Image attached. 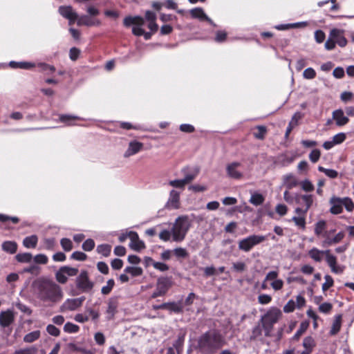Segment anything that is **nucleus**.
Returning <instances> with one entry per match:
<instances>
[{"label": "nucleus", "mask_w": 354, "mask_h": 354, "mask_svg": "<svg viewBox=\"0 0 354 354\" xmlns=\"http://www.w3.org/2000/svg\"><path fill=\"white\" fill-rule=\"evenodd\" d=\"M145 19L140 16H128L124 19L123 24L125 26L129 27L133 25L132 28V33L136 36H143L145 39L149 40L151 39L152 33L149 32H145L142 28L145 24Z\"/></svg>", "instance_id": "obj_5"}, {"label": "nucleus", "mask_w": 354, "mask_h": 354, "mask_svg": "<svg viewBox=\"0 0 354 354\" xmlns=\"http://www.w3.org/2000/svg\"><path fill=\"white\" fill-rule=\"evenodd\" d=\"M33 295L39 301L53 305L60 302L64 297L62 288L51 279L38 278L32 283Z\"/></svg>", "instance_id": "obj_1"}, {"label": "nucleus", "mask_w": 354, "mask_h": 354, "mask_svg": "<svg viewBox=\"0 0 354 354\" xmlns=\"http://www.w3.org/2000/svg\"><path fill=\"white\" fill-rule=\"evenodd\" d=\"M263 202L264 197L263 196L262 194L259 193H254L252 194L250 199V203L256 206L263 204Z\"/></svg>", "instance_id": "obj_35"}, {"label": "nucleus", "mask_w": 354, "mask_h": 354, "mask_svg": "<svg viewBox=\"0 0 354 354\" xmlns=\"http://www.w3.org/2000/svg\"><path fill=\"white\" fill-rule=\"evenodd\" d=\"M38 241L37 236L36 235H31L26 236L23 241V245L26 248H34L36 247Z\"/></svg>", "instance_id": "obj_32"}, {"label": "nucleus", "mask_w": 354, "mask_h": 354, "mask_svg": "<svg viewBox=\"0 0 354 354\" xmlns=\"http://www.w3.org/2000/svg\"><path fill=\"white\" fill-rule=\"evenodd\" d=\"M241 164L239 162H232L227 165L226 171L227 176L234 179H241L243 177V172L239 169Z\"/></svg>", "instance_id": "obj_10"}, {"label": "nucleus", "mask_w": 354, "mask_h": 354, "mask_svg": "<svg viewBox=\"0 0 354 354\" xmlns=\"http://www.w3.org/2000/svg\"><path fill=\"white\" fill-rule=\"evenodd\" d=\"M324 254L325 255V250H320L316 248H312L308 252L309 257L316 262H320Z\"/></svg>", "instance_id": "obj_28"}, {"label": "nucleus", "mask_w": 354, "mask_h": 354, "mask_svg": "<svg viewBox=\"0 0 354 354\" xmlns=\"http://www.w3.org/2000/svg\"><path fill=\"white\" fill-rule=\"evenodd\" d=\"M46 330L50 335L55 337L59 336L60 333V330H59V328H57L53 324L48 325L46 327Z\"/></svg>", "instance_id": "obj_64"}, {"label": "nucleus", "mask_w": 354, "mask_h": 354, "mask_svg": "<svg viewBox=\"0 0 354 354\" xmlns=\"http://www.w3.org/2000/svg\"><path fill=\"white\" fill-rule=\"evenodd\" d=\"M225 344L226 339L222 332L212 328L198 337L196 348L201 354H215Z\"/></svg>", "instance_id": "obj_2"}, {"label": "nucleus", "mask_w": 354, "mask_h": 354, "mask_svg": "<svg viewBox=\"0 0 354 354\" xmlns=\"http://www.w3.org/2000/svg\"><path fill=\"white\" fill-rule=\"evenodd\" d=\"M192 17L198 19L200 21H206L209 24L213 26H216V24L213 22V21L208 17V16L205 13L204 10L201 8H195L189 11Z\"/></svg>", "instance_id": "obj_17"}, {"label": "nucleus", "mask_w": 354, "mask_h": 354, "mask_svg": "<svg viewBox=\"0 0 354 354\" xmlns=\"http://www.w3.org/2000/svg\"><path fill=\"white\" fill-rule=\"evenodd\" d=\"M180 207V192L172 189L169 192V198L165 204L168 209H177Z\"/></svg>", "instance_id": "obj_11"}, {"label": "nucleus", "mask_w": 354, "mask_h": 354, "mask_svg": "<svg viewBox=\"0 0 354 354\" xmlns=\"http://www.w3.org/2000/svg\"><path fill=\"white\" fill-rule=\"evenodd\" d=\"M62 269L66 274L67 277H73L77 274L78 269L75 268H71L69 266H62Z\"/></svg>", "instance_id": "obj_59"}, {"label": "nucleus", "mask_w": 354, "mask_h": 354, "mask_svg": "<svg viewBox=\"0 0 354 354\" xmlns=\"http://www.w3.org/2000/svg\"><path fill=\"white\" fill-rule=\"evenodd\" d=\"M95 247V242L91 239H86L82 244V249L85 251H91Z\"/></svg>", "instance_id": "obj_51"}, {"label": "nucleus", "mask_w": 354, "mask_h": 354, "mask_svg": "<svg viewBox=\"0 0 354 354\" xmlns=\"http://www.w3.org/2000/svg\"><path fill=\"white\" fill-rule=\"evenodd\" d=\"M270 286L275 291L280 290L283 286V281L282 279H278L277 280L272 281L270 283Z\"/></svg>", "instance_id": "obj_63"}, {"label": "nucleus", "mask_w": 354, "mask_h": 354, "mask_svg": "<svg viewBox=\"0 0 354 354\" xmlns=\"http://www.w3.org/2000/svg\"><path fill=\"white\" fill-rule=\"evenodd\" d=\"M190 227V222L187 216H178L171 228L172 239L176 242L184 240Z\"/></svg>", "instance_id": "obj_4"}, {"label": "nucleus", "mask_w": 354, "mask_h": 354, "mask_svg": "<svg viewBox=\"0 0 354 354\" xmlns=\"http://www.w3.org/2000/svg\"><path fill=\"white\" fill-rule=\"evenodd\" d=\"M325 282L322 284V290L324 291L327 290L333 285V278L329 275H326L324 277Z\"/></svg>", "instance_id": "obj_58"}, {"label": "nucleus", "mask_w": 354, "mask_h": 354, "mask_svg": "<svg viewBox=\"0 0 354 354\" xmlns=\"http://www.w3.org/2000/svg\"><path fill=\"white\" fill-rule=\"evenodd\" d=\"M298 183V180L293 174H287L283 176V184L288 190L296 187Z\"/></svg>", "instance_id": "obj_24"}, {"label": "nucleus", "mask_w": 354, "mask_h": 354, "mask_svg": "<svg viewBox=\"0 0 354 354\" xmlns=\"http://www.w3.org/2000/svg\"><path fill=\"white\" fill-rule=\"evenodd\" d=\"M111 251V246L108 244H102L97 247V252L104 257L109 256Z\"/></svg>", "instance_id": "obj_39"}, {"label": "nucleus", "mask_w": 354, "mask_h": 354, "mask_svg": "<svg viewBox=\"0 0 354 354\" xmlns=\"http://www.w3.org/2000/svg\"><path fill=\"white\" fill-rule=\"evenodd\" d=\"M320 156H321L320 151L317 149H313L309 154V159L310 160V161L312 162L315 163L319 160Z\"/></svg>", "instance_id": "obj_54"}, {"label": "nucleus", "mask_w": 354, "mask_h": 354, "mask_svg": "<svg viewBox=\"0 0 354 354\" xmlns=\"http://www.w3.org/2000/svg\"><path fill=\"white\" fill-rule=\"evenodd\" d=\"M186 170H187L186 168H184L182 169V172L183 174H185V177H184V178H183V180L185 185L192 181L196 177L198 172L196 170L194 172L186 174Z\"/></svg>", "instance_id": "obj_41"}, {"label": "nucleus", "mask_w": 354, "mask_h": 354, "mask_svg": "<svg viewBox=\"0 0 354 354\" xmlns=\"http://www.w3.org/2000/svg\"><path fill=\"white\" fill-rule=\"evenodd\" d=\"M316 76V72L313 68H307L303 73L304 78L306 80H312Z\"/></svg>", "instance_id": "obj_47"}, {"label": "nucleus", "mask_w": 354, "mask_h": 354, "mask_svg": "<svg viewBox=\"0 0 354 354\" xmlns=\"http://www.w3.org/2000/svg\"><path fill=\"white\" fill-rule=\"evenodd\" d=\"M295 202L299 205H304L309 209L313 203V196L311 194H295Z\"/></svg>", "instance_id": "obj_19"}, {"label": "nucleus", "mask_w": 354, "mask_h": 354, "mask_svg": "<svg viewBox=\"0 0 354 354\" xmlns=\"http://www.w3.org/2000/svg\"><path fill=\"white\" fill-rule=\"evenodd\" d=\"M342 207L344 206L346 211L351 212L354 210V203L351 198L344 197L341 198Z\"/></svg>", "instance_id": "obj_36"}, {"label": "nucleus", "mask_w": 354, "mask_h": 354, "mask_svg": "<svg viewBox=\"0 0 354 354\" xmlns=\"http://www.w3.org/2000/svg\"><path fill=\"white\" fill-rule=\"evenodd\" d=\"M55 244V241L53 238L46 239L44 242V248L48 250H53Z\"/></svg>", "instance_id": "obj_62"}, {"label": "nucleus", "mask_w": 354, "mask_h": 354, "mask_svg": "<svg viewBox=\"0 0 354 354\" xmlns=\"http://www.w3.org/2000/svg\"><path fill=\"white\" fill-rule=\"evenodd\" d=\"M56 280L62 284H64L66 283L68 280V277L66 274L64 272V270L61 267L59 270L55 273Z\"/></svg>", "instance_id": "obj_40"}, {"label": "nucleus", "mask_w": 354, "mask_h": 354, "mask_svg": "<svg viewBox=\"0 0 354 354\" xmlns=\"http://www.w3.org/2000/svg\"><path fill=\"white\" fill-rule=\"evenodd\" d=\"M14 321V314L10 310L3 311L0 313V325L2 327L10 326Z\"/></svg>", "instance_id": "obj_22"}, {"label": "nucleus", "mask_w": 354, "mask_h": 354, "mask_svg": "<svg viewBox=\"0 0 354 354\" xmlns=\"http://www.w3.org/2000/svg\"><path fill=\"white\" fill-rule=\"evenodd\" d=\"M77 24L78 26H95L100 24V21L89 15L77 16Z\"/></svg>", "instance_id": "obj_18"}, {"label": "nucleus", "mask_w": 354, "mask_h": 354, "mask_svg": "<svg viewBox=\"0 0 354 354\" xmlns=\"http://www.w3.org/2000/svg\"><path fill=\"white\" fill-rule=\"evenodd\" d=\"M150 260L152 261V265L155 269L161 272H165L169 270V266L166 263L162 262H156L152 259Z\"/></svg>", "instance_id": "obj_49"}, {"label": "nucleus", "mask_w": 354, "mask_h": 354, "mask_svg": "<svg viewBox=\"0 0 354 354\" xmlns=\"http://www.w3.org/2000/svg\"><path fill=\"white\" fill-rule=\"evenodd\" d=\"M171 286V281L167 277H160L158 279L156 288L160 290L164 295L168 291Z\"/></svg>", "instance_id": "obj_25"}, {"label": "nucleus", "mask_w": 354, "mask_h": 354, "mask_svg": "<svg viewBox=\"0 0 354 354\" xmlns=\"http://www.w3.org/2000/svg\"><path fill=\"white\" fill-rule=\"evenodd\" d=\"M76 286L82 292H89L93 287V283L89 280L88 272L86 270L81 271L76 278Z\"/></svg>", "instance_id": "obj_8"}, {"label": "nucleus", "mask_w": 354, "mask_h": 354, "mask_svg": "<svg viewBox=\"0 0 354 354\" xmlns=\"http://www.w3.org/2000/svg\"><path fill=\"white\" fill-rule=\"evenodd\" d=\"M301 189L305 192H312L314 190V185L308 179H306L300 183Z\"/></svg>", "instance_id": "obj_46"}, {"label": "nucleus", "mask_w": 354, "mask_h": 354, "mask_svg": "<svg viewBox=\"0 0 354 354\" xmlns=\"http://www.w3.org/2000/svg\"><path fill=\"white\" fill-rule=\"evenodd\" d=\"M2 250L10 254H14L17 252V244L15 241H7L2 243Z\"/></svg>", "instance_id": "obj_30"}, {"label": "nucleus", "mask_w": 354, "mask_h": 354, "mask_svg": "<svg viewBox=\"0 0 354 354\" xmlns=\"http://www.w3.org/2000/svg\"><path fill=\"white\" fill-rule=\"evenodd\" d=\"M330 38L333 39L335 44H337L340 47H344L347 44V39L344 35V30L333 28L330 31L329 33Z\"/></svg>", "instance_id": "obj_13"}, {"label": "nucleus", "mask_w": 354, "mask_h": 354, "mask_svg": "<svg viewBox=\"0 0 354 354\" xmlns=\"http://www.w3.org/2000/svg\"><path fill=\"white\" fill-rule=\"evenodd\" d=\"M60 244L63 248V250L66 252L71 251L73 248V243L72 241L67 238H63L60 241Z\"/></svg>", "instance_id": "obj_45"}, {"label": "nucleus", "mask_w": 354, "mask_h": 354, "mask_svg": "<svg viewBox=\"0 0 354 354\" xmlns=\"http://www.w3.org/2000/svg\"><path fill=\"white\" fill-rule=\"evenodd\" d=\"M262 328L263 326H261L260 325L254 326L252 329L250 339H256L257 338L260 337L262 334Z\"/></svg>", "instance_id": "obj_50"}, {"label": "nucleus", "mask_w": 354, "mask_h": 354, "mask_svg": "<svg viewBox=\"0 0 354 354\" xmlns=\"http://www.w3.org/2000/svg\"><path fill=\"white\" fill-rule=\"evenodd\" d=\"M143 147V144L138 141H131L129 144L128 149L124 153L125 158L130 157L138 153Z\"/></svg>", "instance_id": "obj_21"}, {"label": "nucleus", "mask_w": 354, "mask_h": 354, "mask_svg": "<svg viewBox=\"0 0 354 354\" xmlns=\"http://www.w3.org/2000/svg\"><path fill=\"white\" fill-rule=\"evenodd\" d=\"M315 346L314 339L313 337L308 336L304 339L303 341V346L306 350L310 351L312 352L313 348Z\"/></svg>", "instance_id": "obj_44"}, {"label": "nucleus", "mask_w": 354, "mask_h": 354, "mask_svg": "<svg viewBox=\"0 0 354 354\" xmlns=\"http://www.w3.org/2000/svg\"><path fill=\"white\" fill-rule=\"evenodd\" d=\"M59 13L64 18L67 19L69 24H73L77 19V13L73 10L71 6H60L59 8Z\"/></svg>", "instance_id": "obj_12"}, {"label": "nucleus", "mask_w": 354, "mask_h": 354, "mask_svg": "<svg viewBox=\"0 0 354 354\" xmlns=\"http://www.w3.org/2000/svg\"><path fill=\"white\" fill-rule=\"evenodd\" d=\"M174 254L178 258H186L188 257V252L185 248H177L174 250Z\"/></svg>", "instance_id": "obj_60"}, {"label": "nucleus", "mask_w": 354, "mask_h": 354, "mask_svg": "<svg viewBox=\"0 0 354 354\" xmlns=\"http://www.w3.org/2000/svg\"><path fill=\"white\" fill-rule=\"evenodd\" d=\"M172 236L171 230H163L159 234V238L163 241H168Z\"/></svg>", "instance_id": "obj_56"}, {"label": "nucleus", "mask_w": 354, "mask_h": 354, "mask_svg": "<svg viewBox=\"0 0 354 354\" xmlns=\"http://www.w3.org/2000/svg\"><path fill=\"white\" fill-rule=\"evenodd\" d=\"M129 238L131 240L129 247L136 251H140L145 248V243L140 240L138 234L136 232L131 231L128 232Z\"/></svg>", "instance_id": "obj_15"}, {"label": "nucleus", "mask_w": 354, "mask_h": 354, "mask_svg": "<svg viewBox=\"0 0 354 354\" xmlns=\"http://www.w3.org/2000/svg\"><path fill=\"white\" fill-rule=\"evenodd\" d=\"M281 315L282 313L279 308L272 307L262 317V326L266 336L270 335L273 325L279 321Z\"/></svg>", "instance_id": "obj_6"}, {"label": "nucleus", "mask_w": 354, "mask_h": 354, "mask_svg": "<svg viewBox=\"0 0 354 354\" xmlns=\"http://www.w3.org/2000/svg\"><path fill=\"white\" fill-rule=\"evenodd\" d=\"M114 285H115L114 280L113 279H109L106 282V285L104 286L102 288V289H101L102 293L105 295H109L111 292Z\"/></svg>", "instance_id": "obj_43"}, {"label": "nucleus", "mask_w": 354, "mask_h": 354, "mask_svg": "<svg viewBox=\"0 0 354 354\" xmlns=\"http://www.w3.org/2000/svg\"><path fill=\"white\" fill-rule=\"evenodd\" d=\"M59 120L60 122H64L68 126H71L75 124V121L80 120L81 118L73 115L62 114L59 115Z\"/></svg>", "instance_id": "obj_27"}, {"label": "nucleus", "mask_w": 354, "mask_h": 354, "mask_svg": "<svg viewBox=\"0 0 354 354\" xmlns=\"http://www.w3.org/2000/svg\"><path fill=\"white\" fill-rule=\"evenodd\" d=\"M167 310L171 313H180L183 311V306L181 301L167 303Z\"/></svg>", "instance_id": "obj_31"}, {"label": "nucleus", "mask_w": 354, "mask_h": 354, "mask_svg": "<svg viewBox=\"0 0 354 354\" xmlns=\"http://www.w3.org/2000/svg\"><path fill=\"white\" fill-rule=\"evenodd\" d=\"M9 66L14 68L30 69L36 66V64L29 62H14L11 61Z\"/></svg>", "instance_id": "obj_26"}, {"label": "nucleus", "mask_w": 354, "mask_h": 354, "mask_svg": "<svg viewBox=\"0 0 354 354\" xmlns=\"http://www.w3.org/2000/svg\"><path fill=\"white\" fill-rule=\"evenodd\" d=\"M124 271L126 273L130 274L132 277H138L142 274V269L140 267L128 266Z\"/></svg>", "instance_id": "obj_38"}, {"label": "nucleus", "mask_w": 354, "mask_h": 354, "mask_svg": "<svg viewBox=\"0 0 354 354\" xmlns=\"http://www.w3.org/2000/svg\"><path fill=\"white\" fill-rule=\"evenodd\" d=\"M315 234L322 239V246L328 248L340 243L345 236L343 231L336 232L335 229H327V224L324 220H319L315 224Z\"/></svg>", "instance_id": "obj_3"}, {"label": "nucleus", "mask_w": 354, "mask_h": 354, "mask_svg": "<svg viewBox=\"0 0 354 354\" xmlns=\"http://www.w3.org/2000/svg\"><path fill=\"white\" fill-rule=\"evenodd\" d=\"M292 220L294 221L295 225L302 229L306 227V219L304 216H293Z\"/></svg>", "instance_id": "obj_48"}, {"label": "nucleus", "mask_w": 354, "mask_h": 354, "mask_svg": "<svg viewBox=\"0 0 354 354\" xmlns=\"http://www.w3.org/2000/svg\"><path fill=\"white\" fill-rule=\"evenodd\" d=\"M266 239V236L252 234L239 241V249L245 252H250L255 245Z\"/></svg>", "instance_id": "obj_7"}, {"label": "nucleus", "mask_w": 354, "mask_h": 354, "mask_svg": "<svg viewBox=\"0 0 354 354\" xmlns=\"http://www.w3.org/2000/svg\"><path fill=\"white\" fill-rule=\"evenodd\" d=\"M168 184L175 188L184 189L185 185L183 180V179H176L169 180Z\"/></svg>", "instance_id": "obj_53"}, {"label": "nucleus", "mask_w": 354, "mask_h": 354, "mask_svg": "<svg viewBox=\"0 0 354 354\" xmlns=\"http://www.w3.org/2000/svg\"><path fill=\"white\" fill-rule=\"evenodd\" d=\"M296 308L295 301L292 299L289 300L283 307V311L286 313L293 312Z\"/></svg>", "instance_id": "obj_61"}, {"label": "nucleus", "mask_w": 354, "mask_h": 354, "mask_svg": "<svg viewBox=\"0 0 354 354\" xmlns=\"http://www.w3.org/2000/svg\"><path fill=\"white\" fill-rule=\"evenodd\" d=\"M325 256L326 261L330 268L331 271L336 274L341 273L342 272V269L337 265L336 257L331 254L329 250H325Z\"/></svg>", "instance_id": "obj_16"}, {"label": "nucleus", "mask_w": 354, "mask_h": 354, "mask_svg": "<svg viewBox=\"0 0 354 354\" xmlns=\"http://www.w3.org/2000/svg\"><path fill=\"white\" fill-rule=\"evenodd\" d=\"M48 261V257L43 254H39L34 257V261L36 263L46 264Z\"/></svg>", "instance_id": "obj_57"}, {"label": "nucleus", "mask_w": 354, "mask_h": 354, "mask_svg": "<svg viewBox=\"0 0 354 354\" xmlns=\"http://www.w3.org/2000/svg\"><path fill=\"white\" fill-rule=\"evenodd\" d=\"M84 301V297L75 299H68L60 306V311L65 312L75 310L82 305Z\"/></svg>", "instance_id": "obj_9"}, {"label": "nucleus", "mask_w": 354, "mask_h": 354, "mask_svg": "<svg viewBox=\"0 0 354 354\" xmlns=\"http://www.w3.org/2000/svg\"><path fill=\"white\" fill-rule=\"evenodd\" d=\"M24 272H28L32 274L37 275L40 272V268L37 265H31L24 269Z\"/></svg>", "instance_id": "obj_55"}, {"label": "nucleus", "mask_w": 354, "mask_h": 354, "mask_svg": "<svg viewBox=\"0 0 354 354\" xmlns=\"http://www.w3.org/2000/svg\"><path fill=\"white\" fill-rule=\"evenodd\" d=\"M79 330H80V327L77 325L74 324L71 322L66 323L64 326V330L66 333H77L79 331Z\"/></svg>", "instance_id": "obj_42"}, {"label": "nucleus", "mask_w": 354, "mask_h": 354, "mask_svg": "<svg viewBox=\"0 0 354 354\" xmlns=\"http://www.w3.org/2000/svg\"><path fill=\"white\" fill-rule=\"evenodd\" d=\"M342 326V315H337L335 317V319L333 322L331 329L330 330V334L331 335H336L341 328Z\"/></svg>", "instance_id": "obj_29"}, {"label": "nucleus", "mask_w": 354, "mask_h": 354, "mask_svg": "<svg viewBox=\"0 0 354 354\" xmlns=\"http://www.w3.org/2000/svg\"><path fill=\"white\" fill-rule=\"evenodd\" d=\"M17 261L21 263H30L32 259V256L30 253H19L15 257Z\"/></svg>", "instance_id": "obj_37"}, {"label": "nucleus", "mask_w": 354, "mask_h": 354, "mask_svg": "<svg viewBox=\"0 0 354 354\" xmlns=\"http://www.w3.org/2000/svg\"><path fill=\"white\" fill-rule=\"evenodd\" d=\"M332 116L333 120L335 121L336 125L339 127L344 126L349 122L348 116H346L344 111L340 109L335 110L332 113Z\"/></svg>", "instance_id": "obj_20"}, {"label": "nucleus", "mask_w": 354, "mask_h": 354, "mask_svg": "<svg viewBox=\"0 0 354 354\" xmlns=\"http://www.w3.org/2000/svg\"><path fill=\"white\" fill-rule=\"evenodd\" d=\"M118 301L117 297H111L107 301V308L105 312L106 319H113L115 315L118 312Z\"/></svg>", "instance_id": "obj_14"}, {"label": "nucleus", "mask_w": 354, "mask_h": 354, "mask_svg": "<svg viewBox=\"0 0 354 354\" xmlns=\"http://www.w3.org/2000/svg\"><path fill=\"white\" fill-rule=\"evenodd\" d=\"M346 136L344 133H339L333 137L332 140L336 145L342 143L346 140Z\"/></svg>", "instance_id": "obj_52"}, {"label": "nucleus", "mask_w": 354, "mask_h": 354, "mask_svg": "<svg viewBox=\"0 0 354 354\" xmlns=\"http://www.w3.org/2000/svg\"><path fill=\"white\" fill-rule=\"evenodd\" d=\"M40 337V331L35 330L26 334L24 337V341L27 343H32L38 339Z\"/></svg>", "instance_id": "obj_33"}, {"label": "nucleus", "mask_w": 354, "mask_h": 354, "mask_svg": "<svg viewBox=\"0 0 354 354\" xmlns=\"http://www.w3.org/2000/svg\"><path fill=\"white\" fill-rule=\"evenodd\" d=\"M331 205L330 212L333 214H339L342 212L343 207L341 198L333 196L330 199Z\"/></svg>", "instance_id": "obj_23"}, {"label": "nucleus", "mask_w": 354, "mask_h": 354, "mask_svg": "<svg viewBox=\"0 0 354 354\" xmlns=\"http://www.w3.org/2000/svg\"><path fill=\"white\" fill-rule=\"evenodd\" d=\"M36 66L40 68V71L46 73V74H51L55 71V68L54 66L48 64L44 62H39L36 64Z\"/></svg>", "instance_id": "obj_34"}]
</instances>
